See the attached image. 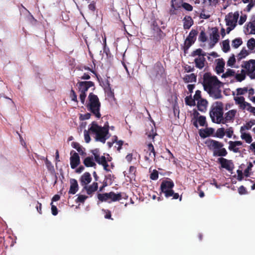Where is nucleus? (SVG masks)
Here are the masks:
<instances>
[{
  "label": "nucleus",
  "instance_id": "f257e3e1",
  "mask_svg": "<svg viewBox=\"0 0 255 255\" xmlns=\"http://www.w3.org/2000/svg\"><path fill=\"white\" fill-rule=\"evenodd\" d=\"M221 84L217 76H212L210 72L204 74L202 82L204 89L214 99L222 98V91L220 89Z\"/></svg>",
  "mask_w": 255,
  "mask_h": 255
},
{
  "label": "nucleus",
  "instance_id": "f03ea898",
  "mask_svg": "<svg viewBox=\"0 0 255 255\" xmlns=\"http://www.w3.org/2000/svg\"><path fill=\"white\" fill-rule=\"evenodd\" d=\"M109 126L108 123L107 122L103 127L99 126L95 122H93L89 130L96 134V140L105 143L109 136L107 135L109 133Z\"/></svg>",
  "mask_w": 255,
  "mask_h": 255
},
{
  "label": "nucleus",
  "instance_id": "7ed1b4c3",
  "mask_svg": "<svg viewBox=\"0 0 255 255\" xmlns=\"http://www.w3.org/2000/svg\"><path fill=\"white\" fill-rule=\"evenodd\" d=\"M209 149L213 151L214 156L224 157L228 154V152L224 147V144L219 141L209 138L205 142Z\"/></svg>",
  "mask_w": 255,
  "mask_h": 255
},
{
  "label": "nucleus",
  "instance_id": "20e7f679",
  "mask_svg": "<svg viewBox=\"0 0 255 255\" xmlns=\"http://www.w3.org/2000/svg\"><path fill=\"white\" fill-rule=\"evenodd\" d=\"M174 186V184L171 179L168 178L167 180H163L160 185L161 192L164 194L166 198L173 197L172 199L179 198V200L181 201L182 197H179V194L174 193L173 190Z\"/></svg>",
  "mask_w": 255,
  "mask_h": 255
},
{
  "label": "nucleus",
  "instance_id": "39448f33",
  "mask_svg": "<svg viewBox=\"0 0 255 255\" xmlns=\"http://www.w3.org/2000/svg\"><path fill=\"white\" fill-rule=\"evenodd\" d=\"M89 103L87 105V109L94 115L97 118H100V113L101 103L98 96L93 93H90L88 96Z\"/></svg>",
  "mask_w": 255,
  "mask_h": 255
},
{
  "label": "nucleus",
  "instance_id": "423d86ee",
  "mask_svg": "<svg viewBox=\"0 0 255 255\" xmlns=\"http://www.w3.org/2000/svg\"><path fill=\"white\" fill-rule=\"evenodd\" d=\"M210 116L213 123H221L223 120V104L221 102H216L212 106Z\"/></svg>",
  "mask_w": 255,
  "mask_h": 255
},
{
  "label": "nucleus",
  "instance_id": "0eeeda50",
  "mask_svg": "<svg viewBox=\"0 0 255 255\" xmlns=\"http://www.w3.org/2000/svg\"><path fill=\"white\" fill-rule=\"evenodd\" d=\"M197 34L198 31L195 29H192L190 31L184 42V46L183 47L184 53H186L191 45L195 43Z\"/></svg>",
  "mask_w": 255,
  "mask_h": 255
},
{
  "label": "nucleus",
  "instance_id": "6e6552de",
  "mask_svg": "<svg viewBox=\"0 0 255 255\" xmlns=\"http://www.w3.org/2000/svg\"><path fill=\"white\" fill-rule=\"evenodd\" d=\"M164 72V69L160 62H156L150 72V76L153 79L161 76Z\"/></svg>",
  "mask_w": 255,
  "mask_h": 255
},
{
  "label": "nucleus",
  "instance_id": "1a4fd4ad",
  "mask_svg": "<svg viewBox=\"0 0 255 255\" xmlns=\"http://www.w3.org/2000/svg\"><path fill=\"white\" fill-rule=\"evenodd\" d=\"M242 67L248 70V75L252 79H255V60L251 59L246 62Z\"/></svg>",
  "mask_w": 255,
  "mask_h": 255
},
{
  "label": "nucleus",
  "instance_id": "9d476101",
  "mask_svg": "<svg viewBox=\"0 0 255 255\" xmlns=\"http://www.w3.org/2000/svg\"><path fill=\"white\" fill-rule=\"evenodd\" d=\"M94 86L95 84L92 81H78L77 84L79 92L85 93L90 88Z\"/></svg>",
  "mask_w": 255,
  "mask_h": 255
},
{
  "label": "nucleus",
  "instance_id": "9b49d317",
  "mask_svg": "<svg viewBox=\"0 0 255 255\" xmlns=\"http://www.w3.org/2000/svg\"><path fill=\"white\" fill-rule=\"evenodd\" d=\"M239 16V13L236 11L233 13L232 12L229 13L225 17V20L227 25H237V22Z\"/></svg>",
  "mask_w": 255,
  "mask_h": 255
},
{
  "label": "nucleus",
  "instance_id": "f8f14e48",
  "mask_svg": "<svg viewBox=\"0 0 255 255\" xmlns=\"http://www.w3.org/2000/svg\"><path fill=\"white\" fill-rule=\"evenodd\" d=\"M218 161L222 168H225L229 171H232L234 168V164L231 160L224 158L222 157L218 158Z\"/></svg>",
  "mask_w": 255,
  "mask_h": 255
},
{
  "label": "nucleus",
  "instance_id": "ddd939ff",
  "mask_svg": "<svg viewBox=\"0 0 255 255\" xmlns=\"http://www.w3.org/2000/svg\"><path fill=\"white\" fill-rule=\"evenodd\" d=\"M212 32L210 35L211 42L210 43V48H212L218 42L220 35L219 34L218 29L216 27H213L211 29Z\"/></svg>",
  "mask_w": 255,
  "mask_h": 255
},
{
  "label": "nucleus",
  "instance_id": "4468645a",
  "mask_svg": "<svg viewBox=\"0 0 255 255\" xmlns=\"http://www.w3.org/2000/svg\"><path fill=\"white\" fill-rule=\"evenodd\" d=\"M70 162L71 167L76 168L80 163V158L79 154L74 150L70 152Z\"/></svg>",
  "mask_w": 255,
  "mask_h": 255
},
{
  "label": "nucleus",
  "instance_id": "2eb2a0df",
  "mask_svg": "<svg viewBox=\"0 0 255 255\" xmlns=\"http://www.w3.org/2000/svg\"><path fill=\"white\" fill-rule=\"evenodd\" d=\"M229 149L230 151H233L234 153H238L240 152V150L239 148L237 146L242 145L243 142L241 141H229Z\"/></svg>",
  "mask_w": 255,
  "mask_h": 255
},
{
  "label": "nucleus",
  "instance_id": "dca6fc26",
  "mask_svg": "<svg viewBox=\"0 0 255 255\" xmlns=\"http://www.w3.org/2000/svg\"><path fill=\"white\" fill-rule=\"evenodd\" d=\"M237 113L236 110H231L225 114V118L222 120V124H226L227 122L233 120Z\"/></svg>",
  "mask_w": 255,
  "mask_h": 255
},
{
  "label": "nucleus",
  "instance_id": "f3484780",
  "mask_svg": "<svg viewBox=\"0 0 255 255\" xmlns=\"http://www.w3.org/2000/svg\"><path fill=\"white\" fill-rule=\"evenodd\" d=\"M92 181L91 174L89 172L84 173L80 179V182L82 186L85 187L87 185Z\"/></svg>",
  "mask_w": 255,
  "mask_h": 255
},
{
  "label": "nucleus",
  "instance_id": "a211bd4d",
  "mask_svg": "<svg viewBox=\"0 0 255 255\" xmlns=\"http://www.w3.org/2000/svg\"><path fill=\"white\" fill-rule=\"evenodd\" d=\"M70 187L68 191L69 194H75L78 190L79 187L77 181L75 179L70 180Z\"/></svg>",
  "mask_w": 255,
  "mask_h": 255
},
{
  "label": "nucleus",
  "instance_id": "6ab92c4d",
  "mask_svg": "<svg viewBox=\"0 0 255 255\" xmlns=\"http://www.w3.org/2000/svg\"><path fill=\"white\" fill-rule=\"evenodd\" d=\"M98 188V184L97 182H94L92 184L88 186L87 185L85 186L83 188V190H86L87 193L88 195H92L94 192L97 190Z\"/></svg>",
  "mask_w": 255,
  "mask_h": 255
},
{
  "label": "nucleus",
  "instance_id": "aec40b11",
  "mask_svg": "<svg viewBox=\"0 0 255 255\" xmlns=\"http://www.w3.org/2000/svg\"><path fill=\"white\" fill-rule=\"evenodd\" d=\"M208 102L206 100L201 99L197 103V108L199 111L205 112L206 110Z\"/></svg>",
  "mask_w": 255,
  "mask_h": 255
},
{
  "label": "nucleus",
  "instance_id": "412c9836",
  "mask_svg": "<svg viewBox=\"0 0 255 255\" xmlns=\"http://www.w3.org/2000/svg\"><path fill=\"white\" fill-rule=\"evenodd\" d=\"M225 62L223 59H218L217 65L216 67V71L217 74H219L222 73L224 71Z\"/></svg>",
  "mask_w": 255,
  "mask_h": 255
},
{
  "label": "nucleus",
  "instance_id": "4be33fe9",
  "mask_svg": "<svg viewBox=\"0 0 255 255\" xmlns=\"http://www.w3.org/2000/svg\"><path fill=\"white\" fill-rule=\"evenodd\" d=\"M183 21V27L185 29H189L193 24V20L190 16H185Z\"/></svg>",
  "mask_w": 255,
  "mask_h": 255
},
{
  "label": "nucleus",
  "instance_id": "5701e85b",
  "mask_svg": "<svg viewBox=\"0 0 255 255\" xmlns=\"http://www.w3.org/2000/svg\"><path fill=\"white\" fill-rule=\"evenodd\" d=\"M109 197L110 199H111V201L109 202L110 203L111 202H116L118 201H120L122 199V194L121 193H119L118 194H116L115 192L112 191L109 192Z\"/></svg>",
  "mask_w": 255,
  "mask_h": 255
},
{
  "label": "nucleus",
  "instance_id": "b1692460",
  "mask_svg": "<svg viewBox=\"0 0 255 255\" xmlns=\"http://www.w3.org/2000/svg\"><path fill=\"white\" fill-rule=\"evenodd\" d=\"M203 131L204 132L201 131L199 132L200 136L202 138H205L212 135L213 133L214 130L213 128H210L203 129Z\"/></svg>",
  "mask_w": 255,
  "mask_h": 255
},
{
  "label": "nucleus",
  "instance_id": "393cba45",
  "mask_svg": "<svg viewBox=\"0 0 255 255\" xmlns=\"http://www.w3.org/2000/svg\"><path fill=\"white\" fill-rule=\"evenodd\" d=\"M84 164L88 167H93L96 165L92 156H88L85 158L83 161Z\"/></svg>",
  "mask_w": 255,
  "mask_h": 255
},
{
  "label": "nucleus",
  "instance_id": "a878e982",
  "mask_svg": "<svg viewBox=\"0 0 255 255\" xmlns=\"http://www.w3.org/2000/svg\"><path fill=\"white\" fill-rule=\"evenodd\" d=\"M205 59L204 57L197 58L195 59L194 62L196 67L199 69H202L205 65Z\"/></svg>",
  "mask_w": 255,
  "mask_h": 255
},
{
  "label": "nucleus",
  "instance_id": "bb28decb",
  "mask_svg": "<svg viewBox=\"0 0 255 255\" xmlns=\"http://www.w3.org/2000/svg\"><path fill=\"white\" fill-rule=\"evenodd\" d=\"M72 146L76 149L77 151L82 155H85L86 154V152L83 150V147L81 146V145L77 142H73L71 144Z\"/></svg>",
  "mask_w": 255,
  "mask_h": 255
},
{
  "label": "nucleus",
  "instance_id": "cd10ccee",
  "mask_svg": "<svg viewBox=\"0 0 255 255\" xmlns=\"http://www.w3.org/2000/svg\"><path fill=\"white\" fill-rule=\"evenodd\" d=\"M165 35V34L161 30L159 29L156 31H154L153 39L156 41H160Z\"/></svg>",
  "mask_w": 255,
  "mask_h": 255
},
{
  "label": "nucleus",
  "instance_id": "c85d7f7f",
  "mask_svg": "<svg viewBox=\"0 0 255 255\" xmlns=\"http://www.w3.org/2000/svg\"><path fill=\"white\" fill-rule=\"evenodd\" d=\"M196 75L192 73L190 75H186L184 78L183 80L185 83L196 82Z\"/></svg>",
  "mask_w": 255,
  "mask_h": 255
},
{
  "label": "nucleus",
  "instance_id": "c756f323",
  "mask_svg": "<svg viewBox=\"0 0 255 255\" xmlns=\"http://www.w3.org/2000/svg\"><path fill=\"white\" fill-rule=\"evenodd\" d=\"M241 138L245 140L246 142L248 143H250L252 142L253 140L252 137L251 135L249 133H246L244 132H241Z\"/></svg>",
  "mask_w": 255,
  "mask_h": 255
},
{
  "label": "nucleus",
  "instance_id": "7c9ffc66",
  "mask_svg": "<svg viewBox=\"0 0 255 255\" xmlns=\"http://www.w3.org/2000/svg\"><path fill=\"white\" fill-rule=\"evenodd\" d=\"M147 148L148 152H149V156H150L151 153H152L153 156V160H154V161H155L156 152H155V150L154 149L153 144L151 143H148L147 144Z\"/></svg>",
  "mask_w": 255,
  "mask_h": 255
},
{
  "label": "nucleus",
  "instance_id": "2f4dec72",
  "mask_svg": "<svg viewBox=\"0 0 255 255\" xmlns=\"http://www.w3.org/2000/svg\"><path fill=\"white\" fill-rule=\"evenodd\" d=\"M95 160L99 164L102 165L107 162V160L104 156H100L95 155Z\"/></svg>",
  "mask_w": 255,
  "mask_h": 255
},
{
  "label": "nucleus",
  "instance_id": "473e14b6",
  "mask_svg": "<svg viewBox=\"0 0 255 255\" xmlns=\"http://www.w3.org/2000/svg\"><path fill=\"white\" fill-rule=\"evenodd\" d=\"M109 193H105L103 194H98V198L101 202H106L110 199Z\"/></svg>",
  "mask_w": 255,
  "mask_h": 255
},
{
  "label": "nucleus",
  "instance_id": "72a5a7b5",
  "mask_svg": "<svg viewBox=\"0 0 255 255\" xmlns=\"http://www.w3.org/2000/svg\"><path fill=\"white\" fill-rule=\"evenodd\" d=\"M185 104L190 106H195L196 105L195 100L192 99L191 95L187 96L185 99Z\"/></svg>",
  "mask_w": 255,
  "mask_h": 255
},
{
  "label": "nucleus",
  "instance_id": "f704fd0d",
  "mask_svg": "<svg viewBox=\"0 0 255 255\" xmlns=\"http://www.w3.org/2000/svg\"><path fill=\"white\" fill-rule=\"evenodd\" d=\"M250 53L248 50L245 49H243L237 56L238 60H241L243 58H245Z\"/></svg>",
  "mask_w": 255,
  "mask_h": 255
},
{
  "label": "nucleus",
  "instance_id": "c9c22d12",
  "mask_svg": "<svg viewBox=\"0 0 255 255\" xmlns=\"http://www.w3.org/2000/svg\"><path fill=\"white\" fill-rule=\"evenodd\" d=\"M243 43L241 38H236L232 41V45L234 48H238Z\"/></svg>",
  "mask_w": 255,
  "mask_h": 255
},
{
  "label": "nucleus",
  "instance_id": "e433bc0d",
  "mask_svg": "<svg viewBox=\"0 0 255 255\" xmlns=\"http://www.w3.org/2000/svg\"><path fill=\"white\" fill-rule=\"evenodd\" d=\"M229 42V39L223 41L222 50L225 53L228 52L230 50Z\"/></svg>",
  "mask_w": 255,
  "mask_h": 255
},
{
  "label": "nucleus",
  "instance_id": "4c0bfd02",
  "mask_svg": "<svg viewBox=\"0 0 255 255\" xmlns=\"http://www.w3.org/2000/svg\"><path fill=\"white\" fill-rule=\"evenodd\" d=\"M236 79L239 82H242L244 80H245L246 78V74L244 70H242L241 73L237 74L236 75Z\"/></svg>",
  "mask_w": 255,
  "mask_h": 255
},
{
  "label": "nucleus",
  "instance_id": "58836bf2",
  "mask_svg": "<svg viewBox=\"0 0 255 255\" xmlns=\"http://www.w3.org/2000/svg\"><path fill=\"white\" fill-rule=\"evenodd\" d=\"M247 47L251 50L255 48V39L254 38H250L247 42Z\"/></svg>",
  "mask_w": 255,
  "mask_h": 255
},
{
  "label": "nucleus",
  "instance_id": "ea45409f",
  "mask_svg": "<svg viewBox=\"0 0 255 255\" xmlns=\"http://www.w3.org/2000/svg\"><path fill=\"white\" fill-rule=\"evenodd\" d=\"M225 134V131L224 128H218L216 132L215 136L219 138H223Z\"/></svg>",
  "mask_w": 255,
  "mask_h": 255
},
{
  "label": "nucleus",
  "instance_id": "a19ab883",
  "mask_svg": "<svg viewBox=\"0 0 255 255\" xmlns=\"http://www.w3.org/2000/svg\"><path fill=\"white\" fill-rule=\"evenodd\" d=\"M235 72L234 70L228 69L227 71L222 75V78H227L229 77L233 76L235 75Z\"/></svg>",
  "mask_w": 255,
  "mask_h": 255
},
{
  "label": "nucleus",
  "instance_id": "79ce46f5",
  "mask_svg": "<svg viewBox=\"0 0 255 255\" xmlns=\"http://www.w3.org/2000/svg\"><path fill=\"white\" fill-rule=\"evenodd\" d=\"M199 41L205 42L207 40V37L206 36V34L204 30H202L199 34V37H198Z\"/></svg>",
  "mask_w": 255,
  "mask_h": 255
},
{
  "label": "nucleus",
  "instance_id": "37998d69",
  "mask_svg": "<svg viewBox=\"0 0 255 255\" xmlns=\"http://www.w3.org/2000/svg\"><path fill=\"white\" fill-rule=\"evenodd\" d=\"M248 27L251 28V30L250 32V34H255V20L252 22H250L248 24Z\"/></svg>",
  "mask_w": 255,
  "mask_h": 255
},
{
  "label": "nucleus",
  "instance_id": "c03bdc74",
  "mask_svg": "<svg viewBox=\"0 0 255 255\" xmlns=\"http://www.w3.org/2000/svg\"><path fill=\"white\" fill-rule=\"evenodd\" d=\"M202 50L201 49H200V48L197 49L196 50L193 51L192 52L191 55H192V56H195L197 55H198V56L202 55L203 57L206 56V53H202Z\"/></svg>",
  "mask_w": 255,
  "mask_h": 255
},
{
  "label": "nucleus",
  "instance_id": "a18cd8bd",
  "mask_svg": "<svg viewBox=\"0 0 255 255\" xmlns=\"http://www.w3.org/2000/svg\"><path fill=\"white\" fill-rule=\"evenodd\" d=\"M234 100L237 105H241L245 101V98L243 96L234 97Z\"/></svg>",
  "mask_w": 255,
  "mask_h": 255
},
{
  "label": "nucleus",
  "instance_id": "49530a36",
  "mask_svg": "<svg viewBox=\"0 0 255 255\" xmlns=\"http://www.w3.org/2000/svg\"><path fill=\"white\" fill-rule=\"evenodd\" d=\"M248 91L247 87H244L243 88H239L237 89V92L238 95H243L246 93Z\"/></svg>",
  "mask_w": 255,
  "mask_h": 255
},
{
  "label": "nucleus",
  "instance_id": "de8ad7c7",
  "mask_svg": "<svg viewBox=\"0 0 255 255\" xmlns=\"http://www.w3.org/2000/svg\"><path fill=\"white\" fill-rule=\"evenodd\" d=\"M253 167V163L252 162H250L248 165L247 168L244 171L245 175L246 177H249L250 176L249 172L250 170H251Z\"/></svg>",
  "mask_w": 255,
  "mask_h": 255
},
{
  "label": "nucleus",
  "instance_id": "09e8293b",
  "mask_svg": "<svg viewBox=\"0 0 255 255\" xmlns=\"http://www.w3.org/2000/svg\"><path fill=\"white\" fill-rule=\"evenodd\" d=\"M251 106V105L250 103L245 101L241 105L239 106V107L243 110L247 109L248 111V109H250Z\"/></svg>",
  "mask_w": 255,
  "mask_h": 255
},
{
  "label": "nucleus",
  "instance_id": "8fccbe9b",
  "mask_svg": "<svg viewBox=\"0 0 255 255\" xmlns=\"http://www.w3.org/2000/svg\"><path fill=\"white\" fill-rule=\"evenodd\" d=\"M88 198V196L84 195H79L76 200V202H80L83 203L85 200Z\"/></svg>",
  "mask_w": 255,
  "mask_h": 255
},
{
  "label": "nucleus",
  "instance_id": "3c124183",
  "mask_svg": "<svg viewBox=\"0 0 255 255\" xmlns=\"http://www.w3.org/2000/svg\"><path fill=\"white\" fill-rule=\"evenodd\" d=\"M149 138H152L154 140L155 136L156 135V130L152 127L151 131L148 133H146Z\"/></svg>",
  "mask_w": 255,
  "mask_h": 255
},
{
  "label": "nucleus",
  "instance_id": "603ef678",
  "mask_svg": "<svg viewBox=\"0 0 255 255\" xmlns=\"http://www.w3.org/2000/svg\"><path fill=\"white\" fill-rule=\"evenodd\" d=\"M182 6L185 10L189 11H191L193 10V6L191 4L187 2L182 3Z\"/></svg>",
  "mask_w": 255,
  "mask_h": 255
},
{
  "label": "nucleus",
  "instance_id": "864d4df0",
  "mask_svg": "<svg viewBox=\"0 0 255 255\" xmlns=\"http://www.w3.org/2000/svg\"><path fill=\"white\" fill-rule=\"evenodd\" d=\"M70 98L71 100L75 102H78L77 95L75 91L72 89L70 92Z\"/></svg>",
  "mask_w": 255,
  "mask_h": 255
},
{
  "label": "nucleus",
  "instance_id": "5fc2aeb1",
  "mask_svg": "<svg viewBox=\"0 0 255 255\" xmlns=\"http://www.w3.org/2000/svg\"><path fill=\"white\" fill-rule=\"evenodd\" d=\"M150 178L153 180H157L158 178V172L156 170H154L152 173L150 174Z\"/></svg>",
  "mask_w": 255,
  "mask_h": 255
},
{
  "label": "nucleus",
  "instance_id": "6e6d98bb",
  "mask_svg": "<svg viewBox=\"0 0 255 255\" xmlns=\"http://www.w3.org/2000/svg\"><path fill=\"white\" fill-rule=\"evenodd\" d=\"M89 131V130L87 131L86 130H85L84 131V139L86 143H89L91 140Z\"/></svg>",
  "mask_w": 255,
  "mask_h": 255
},
{
  "label": "nucleus",
  "instance_id": "4d7b16f0",
  "mask_svg": "<svg viewBox=\"0 0 255 255\" xmlns=\"http://www.w3.org/2000/svg\"><path fill=\"white\" fill-rule=\"evenodd\" d=\"M251 128H252V126L250 125V124L248 122L245 125L241 127V128H240V132H244V131H245L246 130H249V129H251Z\"/></svg>",
  "mask_w": 255,
  "mask_h": 255
},
{
  "label": "nucleus",
  "instance_id": "13d9d810",
  "mask_svg": "<svg viewBox=\"0 0 255 255\" xmlns=\"http://www.w3.org/2000/svg\"><path fill=\"white\" fill-rule=\"evenodd\" d=\"M198 121L201 126H204L206 122L205 117L200 116L198 118Z\"/></svg>",
  "mask_w": 255,
  "mask_h": 255
},
{
  "label": "nucleus",
  "instance_id": "bf43d9fd",
  "mask_svg": "<svg viewBox=\"0 0 255 255\" xmlns=\"http://www.w3.org/2000/svg\"><path fill=\"white\" fill-rule=\"evenodd\" d=\"M236 62V59L234 55H233L232 56L230 57L227 61V65L229 66H233Z\"/></svg>",
  "mask_w": 255,
  "mask_h": 255
},
{
  "label": "nucleus",
  "instance_id": "052dcab7",
  "mask_svg": "<svg viewBox=\"0 0 255 255\" xmlns=\"http://www.w3.org/2000/svg\"><path fill=\"white\" fill-rule=\"evenodd\" d=\"M88 8L92 12H94L96 10V2L92 1L91 3L88 5Z\"/></svg>",
  "mask_w": 255,
  "mask_h": 255
},
{
  "label": "nucleus",
  "instance_id": "680f3d73",
  "mask_svg": "<svg viewBox=\"0 0 255 255\" xmlns=\"http://www.w3.org/2000/svg\"><path fill=\"white\" fill-rule=\"evenodd\" d=\"M233 132H234L233 129L232 127H230V128H227L225 131V133H226L227 136L229 138L232 137Z\"/></svg>",
  "mask_w": 255,
  "mask_h": 255
},
{
  "label": "nucleus",
  "instance_id": "e2e57ef3",
  "mask_svg": "<svg viewBox=\"0 0 255 255\" xmlns=\"http://www.w3.org/2000/svg\"><path fill=\"white\" fill-rule=\"evenodd\" d=\"M151 28L154 31H156L160 29L156 21H153L152 22L151 24Z\"/></svg>",
  "mask_w": 255,
  "mask_h": 255
},
{
  "label": "nucleus",
  "instance_id": "0e129e2a",
  "mask_svg": "<svg viewBox=\"0 0 255 255\" xmlns=\"http://www.w3.org/2000/svg\"><path fill=\"white\" fill-rule=\"evenodd\" d=\"M35 208L37 212L40 214H42V204L38 201L35 202Z\"/></svg>",
  "mask_w": 255,
  "mask_h": 255
},
{
  "label": "nucleus",
  "instance_id": "69168bd1",
  "mask_svg": "<svg viewBox=\"0 0 255 255\" xmlns=\"http://www.w3.org/2000/svg\"><path fill=\"white\" fill-rule=\"evenodd\" d=\"M238 192L240 194L243 195V194H246L247 193V190L246 188L242 185L238 188Z\"/></svg>",
  "mask_w": 255,
  "mask_h": 255
},
{
  "label": "nucleus",
  "instance_id": "338daca9",
  "mask_svg": "<svg viewBox=\"0 0 255 255\" xmlns=\"http://www.w3.org/2000/svg\"><path fill=\"white\" fill-rule=\"evenodd\" d=\"M201 93V92L200 90H197L195 92V94L194 96V99H195V100L198 101V100H200L201 99H202Z\"/></svg>",
  "mask_w": 255,
  "mask_h": 255
},
{
  "label": "nucleus",
  "instance_id": "774afa93",
  "mask_svg": "<svg viewBox=\"0 0 255 255\" xmlns=\"http://www.w3.org/2000/svg\"><path fill=\"white\" fill-rule=\"evenodd\" d=\"M86 96H87L86 93L80 92L79 98H80L81 102L82 103V104L83 105H84L85 103V99H86Z\"/></svg>",
  "mask_w": 255,
  "mask_h": 255
}]
</instances>
